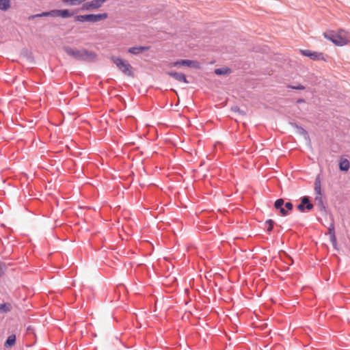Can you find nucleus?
<instances>
[{"mask_svg":"<svg viewBox=\"0 0 350 350\" xmlns=\"http://www.w3.org/2000/svg\"><path fill=\"white\" fill-rule=\"evenodd\" d=\"M323 37L337 46L350 44V32L342 28L336 31L329 30L323 33Z\"/></svg>","mask_w":350,"mask_h":350,"instance_id":"f257e3e1","label":"nucleus"},{"mask_svg":"<svg viewBox=\"0 0 350 350\" xmlns=\"http://www.w3.org/2000/svg\"><path fill=\"white\" fill-rule=\"evenodd\" d=\"M66 53L77 60L94 61L96 58V54L86 49L79 50L69 46L64 47Z\"/></svg>","mask_w":350,"mask_h":350,"instance_id":"f03ea898","label":"nucleus"},{"mask_svg":"<svg viewBox=\"0 0 350 350\" xmlns=\"http://www.w3.org/2000/svg\"><path fill=\"white\" fill-rule=\"evenodd\" d=\"M111 60L124 75L133 76V68L126 61L117 57H112Z\"/></svg>","mask_w":350,"mask_h":350,"instance_id":"7ed1b4c3","label":"nucleus"},{"mask_svg":"<svg viewBox=\"0 0 350 350\" xmlns=\"http://www.w3.org/2000/svg\"><path fill=\"white\" fill-rule=\"evenodd\" d=\"M187 66L196 69L200 68V64L198 62L190 59H180L174 62H169L167 67L172 68L173 67Z\"/></svg>","mask_w":350,"mask_h":350,"instance_id":"20e7f679","label":"nucleus"},{"mask_svg":"<svg viewBox=\"0 0 350 350\" xmlns=\"http://www.w3.org/2000/svg\"><path fill=\"white\" fill-rule=\"evenodd\" d=\"M107 0H92L85 1L81 6V10L83 11H93L98 10L103 6Z\"/></svg>","mask_w":350,"mask_h":350,"instance_id":"39448f33","label":"nucleus"},{"mask_svg":"<svg viewBox=\"0 0 350 350\" xmlns=\"http://www.w3.org/2000/svg\"><path fill=\"white\" fill-rule=\"evenodd\" d=\"M301 53L306 57H308L312 60L323 59V55L321 53L312 51L310 50H301Z\"/></svg>","mask_w":350,"mask_h":350,"instance_id":"423d86ee","label":"nucleus"},{"mask_svg":"<svg viewBox=\"0 0 350 350\" xmlns=\"http://www.w3.org/2000/svg\"><path fill=\"white\" fill-rule=\"evenodd\" d=\"M108 18V14L107 13H100V14H88V21L91 23H97L99 21H105Z\"/></svg>","mask_w":350,"mask_h":350,"instance_id":"0eeeda50","label":"nucleus"},{"mask_svg":"<svg viewBox=\"0 0 350 350\" xmlns=\"http://www.w3.org/2000/svg\"><path fill=\"white\" fill-rule=\"evenodd\" d=\"M306 208L308 211L313 208V204L310 203L307 196L303 197L301 204L297 206V209L301 212H304Z\"/></svg>","mask_w":350,"mask_h":350,"instance_id":"6e6552de","label":"nucleus"},{"mask_svg":"<svg viewBox=\"0 0 350 350\" xmlns=\"http://www.w3.org/2000/svg\"><path fill=\"white\" fill-rule=\"evenodd\" d=\"M167 74L168 75H170V77L174 78L176 80L178 81H182V82H184L185 83H188V81L186 79V77L184 74L183 73H178V72H167Z\"/></svg>","mask_w":350,"mask_h":350,"instance_id":"1a4fd4ad","label":"nucleus"},{"mask_svg":"<svg viewBox=\"0 0 350 350\" xmlns=\"http://www.w3.org/2000/svg\"><path fill=\"white\" fill-rule=\"evenodd\" d=\"M54 17L60 16L66 18L70 17L72 14L67 9L65 10H54Z\"/></svg>","mask_w":350,"mask_h":350,"instance_id":"9d476101","label":"nucleus"},{"mask_svg":"<svg viewBox=\"0 0 350 350\" xmlns=\"http://www.w3.org/2000/svg\"><path fill=\"white\" fill-rule=\"evenodd\" d=\"M87 0H61L64 5L70 7L78 6L83 5Z\"/></svg>","mask_w":350,"mask_h":350,"instance_id":"9b49d317","label":"nucleus"},{"mask_svg":"<svg viewBox=\"0 0 350 350\" xmlns=\"http://www.w3.org/2000/svg\"><path fill=\"white\" fill-rule=\"evenodd\" d=\"M150 49L149 46H134V47H131V48H129V52L132 53V54H134V55H137V54H139L141 53H143L144 51H148Z\"/></svg>","mask_w":350,"mask_h":350,"instance_id":"f8f14e48","label":"nucleus"},{"mask_svg":"<svg viewBox=\"0 0 350 350\" xmlns=\"http://www.w3.org/2000/svg\"><path fill=\"white\" fill-rule=\"evenodd\" d=\"M16 344V336L14 334L10 335L7 338L4 343L5 348H11Z\"/></svg>","mask_w":350,"mask_h":350,"instance_id":"ddd939ff","label":"nucleus"},{"mask_svg":"<svg viewBox=\"0 0 350 350\" xmlns=\"http://www.w3.org/2000/svg\"><path fill=\"white\" fill-rule=\"evenodd\" d=\"M11 7V3L10 0H0V10L7 11Z\"/></svg>","mask_w":350,"mask_h":350,"instance_id":"4468645a","label":"nucleus"},{"mask_svg":"<svg viewBox=\"0 0 350 350\" xmlns=\"http://www.w3.org/2000/svg\"><path fill=\"white\" fill-rule=\"evenodd\" d=\"M54 10H51L49 12H44L42 13H40V14H35V15H33L29 17L30 19H33L34 18H38V17H43V16H53L54 17Z\"/></svg>","mask_w":350,"mask_h":350,"instance_id":"2eb2a0df","label":"nucleus"},{"mask_svg":"<svg viewBox=\"0 0 350 350\" xmlns=\"http://www.w3.org/2000/svg\"><path fill=\"white\" fill-rule=\"evenodd\" d=\"M231 72L230 68H217L215 70V73L217 75H225L230 74Z\"/></svg>","mask_w":350,"mask_h":350,"instance_id":"dca6fc26","label":"nucleus"},{"mask_svg":"<svg viewBox=\"0 0 350 350\" xmlns=\"http://www.w3.org/2000/svg\"><path fill=\"white\" fill-rule=\"evenodd\" d=\"M340 170L342 171H347L349 169V162L347 159L340 161L339 164Z\"/></svg>","mask_w":350,"mask_h":350,"instance_id":"f3484780","label":"nucleus"},{"mask_svg":"<svg viewBox=\"0 0 350 350\" xmlns=\"http://www.w3.org/2000/svg\"><path fill=\"white\" fill-rule=\"evenodd\" d=\"M12 309V306L10 304H0V312H10Z\"/></svg>","mask_w":350,"mask_h":350,"instance_id":"a211bd4d","label":"nucleus"},{"mask_svg":"<svg viewBox=\"0 0 350 350\" xmlns=\"http://www.w3.org/2000/svg\"><path fill=\"white\" fill-rule=\"evenodd\" d=\"M75 21L77 22H81V23L88 22V14L79 15V16H76Z\"/></svg>","mask_w":350,"mask_h":350,"instance_id":"6ab92c4d","label":"nucleus"},{"mask_svg":"<svg viewBox=\"0 0 350 350\" xmlns=\"http://www.w3.org/2000/svg\"><path fill=\"white\" fill-rule=\"evenodd\" d=\"M284 200L280 198V199H278L275 202V204H274V206L275 208L277 209H280V208H282L284 205Z\"/></svg>","mask_w":350,"mask_h":350,"instance_id":"aec40b11","label":"nucleus"},{"mask_svg":"<svg viewBox=\"0 0 350 350\" xmlns=\"http://www.w3.org/2000/svg\"><path fill=\"white\" fill-rule=\"evenodd\" d=\"M315 191L316 193L319 195V196H321V184H320V181H316L315 182Z\"/></svg>","mask_w":350,"mask_h":350,"instance_id":"412c9836","label":"nucleus"},{"mask_svg":"<svg viewBox=\"0 0 350 350\" xmlns=\"http://www.w3.org/2000/svg\"><path fill=\"white\" fill-rule=\"evenodd\" d=\"M265 224L268 225L267 231H269V232L271 231L273 229V227L274 221L271 219H269L266 221Z\"/></svg>","mask_w":350,"mask_h":350,"instance_id":"4be33fe9","label":"nucleus"},{"mask_svg":"<svg viewBox=\"0 0 350 350\" xmlns=\"http://www.w3.org/2000/svg\"><path fill=\"white\" fill-rule=\"evenodd\" d=\"M285 208L287 211H291L293 209V204L291 202H286L285 204Z\"/></svg>","mask_w":350,"mask_h":350,"instance_id":"5701e85b","label":"nucleus"},{"mask_svg":"<svg viewBox=\"0 0 350 350\" xmlns=\"http://www.w3.org/2000/svg\"><path fill=\"white\" fill-rule=\"evenodd\" d=\"M279 210H280V213L283 216H285L288 214V211H286L283 206L282 208H280Z\"/></svg>","mask_w":350,"mask_h":350,"instance_id":"b1692460","label":"nucleus"},{"mask_svg":"<svg viewBox=\"0 0 350 350\" xmlns=\"http://www.w3.org/2000/svg\"><path fill=\"white\" fill-rule=\"evenodd\" d=\"M330 238H331V240L333 243H335L336 242V237H335V234H334V232H332V235H330Z\"/></svg>","mask_w":350,"mask_h":350,"instance_id":"393cba45","label":"nucleus"},{"mask_svg":"<svg viewBox=\"0 0 350 350\" xmlns=\"http://www.w3.org/2000/svg\"><path fill=\"white\" fill-rule=\"evenodd\" d=\"M293 88H294V89H297V90H304V87L303 85H299V86H298V87H297V88H294V87H293Z\"/></svg>","mask_w":350,"mask_h":350,"instance_id":"a878e982","label":"nucleus"},{"mask_svg":"<svg viewBox=\"0 0 350 350\" xmlns=\"http://www.w3.org/2000/svg\"><path fill=\"white\" fill-rule=\"evenodd\" d=\"M300 131L302 134H304L305 136L307 135V133L305 130H304L303 129H300Z\"/></svg>","mask_w":350,"mask_h":350,"instance_id":"bb28decb","label":"nucleus"},{"mask_svg":"<svg viewBox=\"0 0 350 350\" xmlns=\"http://www.w3.org/2000/svg\"><path fill=\"white\" fill-rule=\"evenodd\" d=\"M329 234H330V235H332V232H334V227L332 226V228H330L329 229Z\"/></svg>","mask_w":350,"mask_h":350,"instance_id":"cd10ccee","label":"nucleus"}]
</instances>
